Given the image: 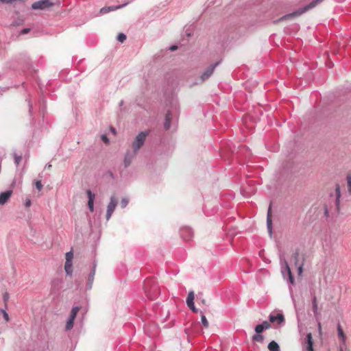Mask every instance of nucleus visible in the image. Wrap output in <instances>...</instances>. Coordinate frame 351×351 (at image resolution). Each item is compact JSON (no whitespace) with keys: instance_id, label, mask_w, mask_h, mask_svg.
<instances>
[{"instance_id":"20e7f679","label":"nucleus","mask_w":351,"mask_h":351,"mask_svg":"<svg viewBox=\"0 0 351 351\" xmlns=\"http://www.w3.org/2000/svg\"><path fill=\"white\" fill-rule=\"evenodd\" d=\"M117 204H118V201H117V197L115 196H111L110 198V202L107 206L106 215V218L107 221H108L111 218L112 215L117 206Z\"/></svg>"},{"instance_id":"2f4dec72","label":"nucleus","mask_w":351,"mask_h":351,"mask_svg":"<svg viewBox=\"0 0 351 351\" xmlns=\"http://www.w3.org/2000/svg\"><path fill=\"white\" fill-rule=\"evenodd\" d=\"M264 330V328L261 324H258L255 327V331L257 334L261 333Z\"/></svg>"},{"instance_id":"a18cd8bd","label":"nucleus","mask_w":351,"mask_h":351,"mask_svg":"<svg viewBox=\"0 0 351 351\" xmlns=\"http://www.w3.org/2000/svg\"><path fill=\"white\" fill-rule=\"evenodd\" d=\"M318 328L319 330L321 329V324L320 323H318Z\"/></svg>"},{"instance_id":"aec40b11","label":"nucleus","mask_w":351,"mask_h":351,"mask_svg":"<svg viewBox=\"0 0 351 351\" xmlns=\"http://www.w3.org/2000/svg\"><path fill=\"white\" fill-rule=\"evenodd\" d=\"M313 337L311 333H308L306 335V351H313Z\"/></svg>"},{"instance_id":"a878e982","label":"nucleus","mask_w":351,"mask_h":351,"mask_svg":"<svg viewBox=\"0 0 351 351\" xmlns=\"http://www.w3.org/2000/svg\"><path fill=\"white\" fill-rule=\"evenodd\" d=\"M324 213L326 217H329L330 215H332L334 214L333 211L331 209H328L327 206L324 208Z\"/></svg>"},{"instance_id":"72a5a7b5","label":"nucleus","mask_w":351,"mask_h":351,"mask_svg":"<svg viewBox=\"0 0 351 351\" xmlns=\"http://www.w3.org/2000/svg\"><path fill=\"white\" fill-rule=\"evenodd\" d=\"M1 311L3 314V317L4 319L5 320V322H8L9 321V315H8V313L4 309H1Z\"/></svg>"},{"instance_id":"ddd939ff","label":"nucleus","mask_w":351,"mask_h":351,"mask_svg":"<svg viewBox=\"0 0 351 351\" xmlns=\"http://www.w3.org/2000/svg\"><path fill=\"white\" fill-rule=\"evenodd\" d=\"M269 318L270 322H277L278 324H281L285 322V317L282 313H278L277 315L270 314Z\"/></svg>"},{"instance_id":"49530a36","label":"nucleus","mask_w":351,"mask_h":351,"mask_svg":"<svg viewBox=\"0 0 351 351\" xmlns=\"http://www.w3.org/2000/svg\"><path fill=\"white\" fill-rule=\"evenodd\" d=\"M298 256V254L296 252V253L295 254V258H297V256Z\"/></svg>"},{"instance_id":"6e6552de","label":"nucleus","mask_w":351,"mask_h":351,"mask_svg":"<svg viewBox=\"0 0 351 351\" xmlns=\"http://www.w3.org/2000/svg\"><path fill=\"white\" fill-rule=\"evenodd\" d=\"M195 294L193 291H190L186 298V304L189 308L195 313H197L198 310L195 308L194 304Z\"/></svg>"},{"instance_id":"7ed1b4c3","label":"nucleus","mask_w":351,"mask_h":351,"mask_svg":"<svg viewBox=\"0 0 351 351\" xmlns=\"http://www.w3.org/2000/svg\"><path fill=\"white\" fill-rule=\"evenodd\" d=\"M80 306H73L71 311L70 315L66 320L65 325V330L69 331L73 328L74 320L80 311Z\"/></svg>"},{"instance_id":"37998d69","label":"nucleus","mask_w":351,"mask_h":351,"mask_svg":"<svg viewBox=\"0 0 351 351\" xmlns=\"http://www.w3.org/2000/svg\"><path fill=\"white\" fill-rule=\"evenodd\" d=\"M339 351H343V346H339Z\"/></svg>"},{"instance_id":"79ce46f5","label":"nucleus","mask_w":351,"mask_h":351,"mask_svg":"<svg viewBox=\"0 0 351 351\" xmlns=\"http://www.w3.org/2000/svg\"><path fill=\"white\" fill-rule=\"evenodd\" d=\"M51 167V165L50 164H47L46 166H45V168L47 169H50Z\"/></svg>"},{"instance_id":"6ab92c4d","label":"nucleus","mask_w":351,"mask_h":351,"mask_svg":"<svg viewBox=\"0 0 351 351\" xmlns=\"http://www.w3.org/2000/svg\"><path fill=\"white\" fill-rule=\"evenodd\" d=\"M172 119V114L170 110H169L165 116V120L164 123V127L166 130H169L171 128V121Z\"/></svg>"},{"instance_id":"f257e3e1","label":"nucleus","mask_w":351,"mask_h":351,"mask_svg":"<svg viewBox=\"0 0 351 351\" xmlns=\"http://www.w3.org/2000/svg\"><path fill=\"white\" fill-rule=\"evenodd\" d=\"M148 135V131H143L139 132L134 138L133 141L131 143V148L132 150L134 152V153H138L139 149L143 146L146 138L147 137Z\"/></svg>"},{"instance_id":"b1692460","label":"nucleus","mask_w":351,"mask_h":351,"mask_svg":"<svg viewBox=\"0 0 351 351\" xmlns=\"http://www.w3.org/2000/svg\"><path fill=\"white\" fill-rule=\"evenodd\" d=\"M312 303H313V311L314 315L315 317H317V315H318V306H317V303L315 297L313 298Z\"/></svg>"},{"instance_id":"4468645a","label":"nucleus","mask_w":351,"mask_h":351,"mask_svg":"<svg viewBox=\"0 0 351 351\" xmlns=\"http://www.w3.org/2000/svg\"><path fill=\"white\" fill-rule=\"evenodd\" d=\"M12 195V190H7L0 193V205H4Z\"/></svg>"},{"instance_id":"dca6fc26","label":"nucleus","mask_w":351,"mask_h":351,"mask_svg":"<svg viewBox=\"0 0 351 351\" xmlns=\"http://www.w3.org/2000/svg\"><path fill=\"white\" fill-rule=\"evenodd\" d=\"M96 266H97L96 263H94L93 269H92L91 271L90 272V274H88V283H87V289H90L93 287L94 277L95 275Z\"/></svg>"},{"instance_id":"f03ea898","label":"nucleus","mask_w":351,"mask_h":351,"mask_svg":"<svg viewBox=\"0 0 351 351\" xmlns=\"http://www.w3.org/2000/svg\"><path fill=\"white\" fill-rule=\"evenodd\" d=\"M323 1L324 0H313L312 2L306 5L303 8L298 9L297 11L293 12L285 16L282 19H287V18H290V17H293V16H300V15L302 14L303 13H304L305 12L313 8L317 4L322 3Z\"/></svg>"},{"instance_id":"f8f14e48","label":"nucleus","mask_w":351,"mask_h":351,"mask_svg":"<svg viewBox=\"0 0 351 351\" xmlns=\"http://www.w3.org/2000/svg\"><path fill=\"white\" fill-rule=\"evenodd\" d=\"M137 153H134L133 150L130 151L128 150L125 155L124 158V165L125 167H128L130 165L132 160L134 159V156H136Z\"/></svg>"},{"instance_id":"f3484780","label":"nucleus","mask_w":351,"mask_h":351,"mask_svg":"<svg viewBox=\"0 0 351 351\" xmlns=\"http://www.w3.org/2000/svg\"><path fill=\"white\" fill-rule=\"evenodd\" d=\"M335 191H336V198H335V208L334 209V213L337 214L339 210V198L341 196V191H340V188L339 186H337Z\"/></svg>"},{"instance_id":"e433bc0d","label":"nucleus","mask_w":351,"mask_h":351,"mask_svg":"<svg viewBox=\"0 0 351 351\" xmlns=\"http://www.w3.org/2000/svg\"><path fill=\"white\" fill-rule=\"evenodd\" d=\"M25 205L26 207H29L31 206V200L30 199H27L25 201Z\"/></svg>"},{"instance_id":"4c0bfd02","label":"nucleus","mask_w":351,"mask_h":351,"mask_svg":"<svg viewBox=\"0 0 351 351\" xmlns=\"http://www.w3.org/2000/svg\"><path fill=\"white\" fill-rule=\"evenodd\" d=\"M298 274L300 275L302 273V265H300L298 268Z\"/></svg>"},{"instance_id":"7c9ffc66","label":"nucleus","mask_w":351,"mask_h":351,"mask_svg":"<svg viewBox=\"0 0 351 351\" xmlns=\"http://www.w3.org/2000/svg\"><path fill=\"white\" fill-rule=\"evenodd\" d=\"M121 208H125L128 204V199L127 198H123L121 201Z\"/></svg>"},{"instance_id":"58836bf2","label":"nucleus","mask_w":351,"mask_h":351,"mask_svg":"<svg viewBox=\"0 0 351 351\" xmlns=\"http://www.w3.org/2000/svg\"><path fill=\"white\" fill-rule=\"evenodd\" d=\"M101 138H102V140H103L104 142H106V143H108V138H107L106 136L103 135V136H101Z\"/></svg>"},{"instance_id":"473e14b6","label":"nucleus","mask_w":351,"mask_h":351,"mask_svg":"<svg viewBox=\"0 0 351 351\" xmlns=\"http://www.w3.org/2000/svg\"><path fill=\"white\" fill-rule=\"evenodd\" d=\"M253 339L257 341H262L263 340V336L259 334L254 335Z\"/></svg>"},{"instance_id":"cd10ccee","label":"nucleus","mask_w":351,"mask_h":351,"mask_svg":"<svg viewBox=\"0 0 351 351\" xmlns=\"http://www.w3.org/2000/svg\"><path fill=\"white\" fill-rule=\"evenodd\" d=\"M348 191L351 194V175L347 176Z\"/></svg>"},{"instance_id":"de8ad7c7","label":"nucleus","mask_w":351,"mask_h":351,"mask_svg":"<svg viewBox=\"0 0 351 351\" xmlns=\"http://www.w3.org/2000/svg\"><path fill=\"white\" fill-rule=\"evenodd\" d=\"M291 298H292L293 302H294V298H293V295H291Z\"/></svg>"},{"instance_id":"09e8293b","label":"nucleus","mask_w":351,"mask_h":351,"mask_svg":"<svg viewBox=\"0 0 351 351\" xmlns=\"http://www.w3.org/2000/svg\"><path fill=\"white\" fill-rule=\"evenodd\" d=\"M122 104H123V101H121L120 102V105H122Z\"/></svg>"},{"instance_id":"5701e85b","label":"nucleus","mask_w":351,"mask_h":351,"mask_svg":"<svg viewBox=\"0 0 351 351\" xmlns=\"http://www.w3.org/2000/svg\"><path fill=\"white\" fill-rule=\"evenodd\" d=\"M13 157H14V164L16 165V167H19L21 162L23 160L22 155L21 154L19 155L14 152H13Z\"/></svg>"},{"instance_id":"412c9836","label":"nucleus","mask_w":351,"mask_h":351,"mask_svg":"<svg viewBox=\"0 0 351 351\" xmlns=\"http://www.w3.org/2000/svg\"><path fill=\"white\" fill-rule=\"evenodd\" d=\"M268 349L269 351H279L280 347L275 341H272L268 344Z\"/></svg>"},{"instance_id":"4be33fe9","label":"nucleus","mask_w":351,"mask_h":351,"mask_svg":"<svg viewBox=\"0 0 351 351\" xmlns=\"http://www.w3.org/2000/svg\"><path fill=\"white\" fill-rule=\"evenodd\" d=\"M64 270L67 275L71 276L73 273L72 262H65Z\"/></svg>"},{"instance_id":"9b49d317","label":"nucleus","mask_w":351,"mask_h":351,"mask_svg":"<svg viewBox=\"0 0 351 351\" xmlns=\"http://www.w3.org/2000/svg\"><path fill=\"white\" fill-rule=\"evenodd\" d=\"M337 336L341 341V345L339 346H343V349L346 346V336L344 334L340 324H337Z\"/></svg>"},{"instance_id":"c9c22d12","label":"nucleus","mask_w":351,"mask_h":351,"mask_svg":"<svg viewBox=\"0 0 351 351\" xmlns=\"http://www.w3.org/2000/svg\"><path fill=\"white\" fill-rule=\"evenodd\" d=\"M261 325L263 326L264 330L268 329L271 327L270 324L267 321L263 322L262 324H261Z\"/></svg>"},{"instance_id":"39448f33","label":"nucleus","mask_w":351,"mask_h":351,"mask_svg":"<svg viewBox=\"0 0 351 351\" xmlns=\"http://www.w3.org/2000/svg\"><path fill=\"white\" fill-rule=\"evenodd\" d=\"M280 262H281V265H282V274L284 278H285L287 276L289 277L290 282L291 284H293V277L292 276L291 269L289 266L287 261L285 260H284L282 261V260L281 259Z\"/></svg>"},{"instance_id":"9d476101","label":"nucleus","mask_w":351,"mask_h":351,"mask_svg":"<svg viewBox=\"0 0 351 351\" xmlns=\"http://www.w3.org/2000/svg\"><path fill=\"white\" fill-rule=\"evenodd\" d=\"M129 2H126L122 5H112V6H108V7H104L102 8H101L99 12L100 14H106L109 12H111V11H114V10H117L118 9H120V8H122L123 7H125V5H127L128 4Z\"/></svg>"},{"instance_id":"393cba45","label":"nucleus","mask_w":351,"mask_h":351,"mask_svg":"<svg viewBox=\"0 0 351 351\" xmlns=\"http://www.w3.org/2000/svg\"><path fill=\"white\" fill-rule=\"evenodd\" d=\"M201 321L205 328L208 327V325H209L206 316L204 314H202V315H201Z\"/></svg>"},{"instance_id":"a19ab883","label":"nucleus","mask_w":351,"mask_h":351,"mask_svg":"<svg viewBox=\"0 0 351 351\" xmlns=\"http://www.w3.org/2000/svg\"><path fill=\"white\" fill-rule=\"evenodd\" d=\"M176 49H177V47H176V45L171 46V47H170V50H171V51H174V50H176Z\"/></svg>"},{"instance_id":"a211bd4d","label":"nucleus","mask_w":351,"mask_h":351,"mask_svg":"<svg viewBox=\"0 0 351 351\" xmlns=\"http://www.w3.org/2000/svg\"><path fill=\"white\" fill-rule=\"evenodd\" d=\"M267 227L270 236L272 234V221L271 219V207L269 208L267 218Z\"/></svg>"},{"instance_id":"c03bdc74","label":"nucleus","mask_w":351,"mask_h":351,"mask_svg":"<svg viewBox=\"0 0 351 351\" xmlns=\"http://www.w3.org/2000/svg\"><path fill=\"white\" fill-rule=\"evenodd\" d=\"M29 111H31L32 109V104L29 102Z\"/></svg>"},{"instance_id":"c85d7f7f","label":"nucleus","mask_w":351,"mask_h":351,"mask_svg":"<svg viewBox=\"0 0 351 351\" xmlns=\"http://www.w3.org/2000/svg\"><path fill=\"white\" fill-rule=\"evenodd\" d=\"M126 39V36L123 34V33H120L118 34L117 36V40L121 42V43H123V41H125Z\"/></svg>"},{"instance_id":"1a4fd4ad","label":"nucleus","mask_w":351,"mask_h":351,"mask_svg":"<svg viewBox=\"0 0 351 351\" xmlns=\"http://www.w3.org/2000/svg\"><path fill=\"white\" fill-rule=\"evenodd\" d=\"M217 65V63L213 64L210 65L206 70L202 73L201 75V80L202 82H204L208 79L211 75L213 74L216 66Z\"/></svg>"},{"instance_id":"2eb2a0df","label":"nucleus","mask_w":351,"mask_h":351,"mask_svg":"<svg viewBox=\"0 0 351 351\" xmlns=\"http://www.w3.org/2000/svg\"><path fill=\"white\" fill-rule=\"evenodd\" d=\"M86 194L88 196V206L90 212L94 211V200L95 195L90 190H87Z\"/></svg>"},{"instance_id":"f704fd0d","label":"nucleus","mask_w":351,"mask_h":351,"mask_svg":"<svg viewBox=\"0 0 351 351\" xmlns=\"http://www.w3.org/2000/svg\"><path fill=\"white\" fill-rule=\"evenodd\" d=\"M35 186L36 188L38 190V191H40L42 189H43V184L41 183V181L40 180H37L36 182H35Z\"/></svg>"},{"instance_id":"0eeeda50","label":"nucleus","mask_w":351,"mask_h":351,"mask_svg":"<svg viewBox=\"0 0 351 351\" xmlns=\"http://www.w3.org/2000/svg\"><path fill=\"white\" fill-rule=\"evenodd\" d=\"M180 235L184 240L189 241L193 236V232L189 227H183L180 229Z\"/></svg>"},{"instance_id":"bb28decb","label":"nucleus","mask_w":351,"mask_h":351,"mask_svg":"<svg viewBox=\"0 0 351 351\" xmlns=\"http://www.w3.org/2000/svg\"><path fill=\"white\" fill-rule=\"evenodd\" d=\"M73 254L72 252H69L66 254V262H72Z\"/></svg>"},{"instance_id":"ea45409f","label":"nucleus","mask_w":351,"mask_h":351,"mask_svg":"<svg viewBox=\"0 0 351 351\" xmlns=\"http://www.w3.org/2000/svg\"><path fill=\"white\" fill-rule=\"evenodd\" d=\"M29 31V29H23L21 32H22V34H25L28 33Z\"/></svg>"},{"instance_id":"c756f323","label":"nucleus","mask_w":351,"mask_h":351,"mask_svg":"<svg viewBox=\"0 0 351 351\" xmlns=\"http://www.w3.org/2000/svg\"><path fill=\"white\" fill-rule=\"evenodd\" d=\"M10 295L8 292H5L3 294V300L5 304H7L8 301L9 300ZM7 307V304H5V308Z\"/></svg>"},{"instance_id":"423d86ee","label":"nucleus","mask_w":351,"mask_h":351,"mask_svg":"<svg viewBox=\"0 0 351 351\" xmlns=\"http://www.w3.org/2000/svg\"><path fill=\"white\" fill-rule=\"evenodd\" d=\"M53 3L49 0H40L32 5L33 10H45L51 7Z\"/></svg>"}]
</instances>
